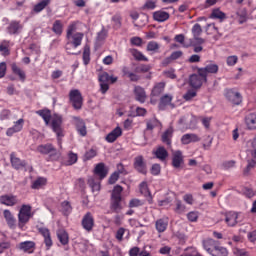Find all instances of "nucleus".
Masks as SVG:
<instances>
[{
  "label": "nucleus",
  "mask_w": 256,
  "mask_h": 256,
  "mask_svg": "<svg viewBox=\"0 0 256 256\" xmlns=\"http://www.w3.org/2000/svg\"><path fill=\"white\" fill-rule=\"evenodd\" d=\"M123 187L121 185H116L112 190L110 197V209L113 213H119L123 209L121 202L123 201Z\"/></svg>",
  "instance_id": "nucleus-1"
},
{
  "label": "nucleus",
  "mask_w": 256,
  "mask_h": 256,
  "mask_svg": "<svg viewBox=\"0 0 256 256\" xmlns=\"http://www.w3.org/2000/svg\"><path fill=\"white\" fill-rule=\"evenodd\" d=\"M52 131L57 137L58 146L63 147V137H65V129H63V117L55 114L51 122Z\"/></svg>",
  "instance_id": "nucleus-2"
},
{
  "label": "nucleus",
  "mask_w": 256,
  "mask_h": 256,
  "mask_svg": "<svg viewBox=\"0 0 256 256\" xmlns=\"http://www.w3.org/2000/svg\"><path fill=\"white\" fill-rule=\"evenodd\" d=\"M33 207L29 204H23L18 212V227L23 231L25 229V225L31 221L33 217Z\"/></svg>",
  "instance_id": "nucleus-3"
},
{
  "label": "nucleus",
  "mask_w": 256,
  "mask_h": 256,
  "mask_svg": "<svg viewBox=\"0 0 256 256\" xmlns=\"http://www.w3.org/2000/svg\"><path fill=\"white\" fill-rule=\"evenodd\" d=\"M85 37V34L83 32H75L72 36H70L67 39V43L65 45V50L68 55H75L74 52H72V49H77V47H81L83 44V39Z\"/></svg>",
  "instance_id": "nucleus-4"
},
{
  "label": "nucleus",
  "mask_w": 256,
  "mask_h": 256,
  "mask_svg": "<svg viewBox=\"0 0 256 256\" xmlns=\"http://www.w3.org/2000/svg\"><path fill=\"white\" fill-rule=\"evenodd\" d=\"M69 103L72 105L73 109L79 111L83 109V95L79 89H72L68 94Z\"/></svg>",
  "instance_id": "nucleus-5"
},
{
  "label": "nucleus",
  "mask_w": 256,
  "mask_h": 256,
  "mask_svg": "<svg viewBox=\"0 0 256 256\" xmlns=\"http://www.w3.org/2000/svg\"><path fill=\"white\" fill-rule=\"evenodd\" d=\"M203 83H207V78L200 74L199 69L197 70V74L190 75L189 85L193 89H201Z\"/></svg>",
  "instance_id": "nucleus-6"
},
{
  "label": "nucleus",
  "mask_w": 256,
  "mask_h": 256,
  "mask_svg": "<svg viewBox=\"0 0 256 256\" xmlns=\"http://www.w3.org/2000/svg\"><path fill=\"white\" fill-rule=\"evenodd\" d=\"M36 151L40 153V155H50V159H53L55 155H57V148L51 143L38 145Z\"/></svg>",
  "instance_id": "nucleus-7"
},
{
  "label": "nucleus",
  "mask_w": 256,
  "mask_h": 256,
  "mask_svg": "<svg viewBox=\"0 0 256 256\" xmlns=\"http://www.w3.org/2000/svg\"><path fill=\"white\" fill-rule=\"evenodd\" d=\"M21 31H23V23H21V20H11L8 22L6 27V33H8V35H19Z\"/></svg>",
  "instance_id": "nucleus-8"
},
{
  "label": "nucleus",
  "mask_w": 256,
  "mask_h": 256,
  "mask_svg": "<svg viewBox=\"0 0 256 256\" xmlns=\"http://www.w3.org/2000/svg\"><path fill=\"white\" fill-rule=\"evenodd\" d=\"M133 167L141 175H147V162L143 156L139 155L134 158Z\"/></svg>",
  "instance_id": "nucleus-9"
},
{
  "label": "nucleus",
  "mask_w": 256,
  "mask_h": 256,
  "mask_svg": "<svg viewBox=\"0 0 256 256\" xmlns=\"http://www.w3.org/2000/svg\"><path fill=\"white\" fill-rule=\"evenodd\" d=\"M81 225L83 229L88 233H91V231H93V227H95V217H93V214L91 212H87L83 216Z\"/></svg>",
  "instance_id": "nucleus-10"
},
{
  "label": "nucleus",
  "mask_w": 256,
  "mask_h": 256,
  "mask_svg": "<svg viewBox=\"0 0 256 256\" xmlns=\"http://www.w3.org/2000/svg\"><path fill=\"white\" fill-rule=\"evenodd\" d=\"M38 232L44 238V244H45L46 250L49 251V249L53 247V239L51 238V231L48 228L40 227L38 229Z\"/></svg>",
  "instance_id": "nucleus-11"
},
{
  "label": "nucleus",
  "mask_w": 256,
  "mask_h": 256,
  "mask_svg": "<svg viewBox=\"0 0 256 256\" xmlns=\"http://www.w3.org/2000/svg\"><path fill=\"white\" fill-rule=\"evenodd\" d=\"M226 99L230 101V103H233V105H241L243 102V97L241 96V93L235 92L233 89H229L226 91L225 94Z\"/></svg>",
  "instance_id": "nucleus-12"
},
{
  "label": "nucleus",
  "mask_w": 256,
  "mask_h": 256,
  "mask_svg": "<svg viewBox=\"0 0 256 256\" xmlns=\"http://www.w3.org/2000/svg\"><path fill=\"white\" fill-rule=\"evenodd\" d=\"M23 125H25V120L20 118L14 122V125L6 130L7 137H13L15 133H21L23 131Z\"/></svg>",
  "instance_id": "nucleus-13"
},
{
  "label": "nucleus",
  "mask_w": 256,
  "mask_h": 256,
  "mask_svg": "<svg viewBox=\"0 0 256 256\" xmlns=\"http://www.w3.org/2000/svg\"><path fill=\"white\" fill-rule=\"evenodd\" d=\"M0 203L6 207H15L19 203V199L13 194H4L0 196Z\"/></svg>",
  "instance_id": "nucleus-14"
},
{
  "label": "nucleus",
  "mask_w": 256,
  "mask_h": 256,
  "mask_svg": "<svg viewBox=\"0 0 256 256\" xmlns=\"http://www.w3.org/2000/svg\"><path fill=\"white\" fill-rule=\"evenodd\" d=\"M10 163H11L13 169H16V171L25 169V167H27V161L21 160V158L17 157V155H15V153H12L10 155Z\"/></svg>",
  "instance_id": "nucleus-15"
},
{
  "label": "nucleus",
  "mask_w": 256,
  "mask_h": 256,
  "mask_svg": "<svg viewBox=\"0 0 256 256\" xmlns=\"http://www.w3.org/2000/svg\"><path fill=\"white\" fill-rule=\"evenodd\" d=\"M198 73L205 76V78L207 79V75H209V73L212 75H216V73H219V65L210 63L204 68H198Z\"/></svg>",
  "instance_id": "nucleus-16"
},
{
  "label": "nucleus",
  "mask_w": 256,
  "mask_h": 256,
  "mask_svg": "<svg viewBox=\"0 0 256 256\" xmlns=\"http://www.w3.org/2000/svg\"><path fill=\"white\" fill-rule=\"evenodd\" d=\"M184 163L183 152L181 150H176L172 152V167L174 169H179Z\"/></svg>",
  "instance_id": "nucleus-17"
},
{
  "label": "nucleus",
  "mask_w": 256,
  "mask_h": 256,
  "mask_svg": "<svg viewBox=\"0 0 256 256\" xmlns=\"http://www.w3.org/2000/svg\"><path fill=\"white\" fill-rule=\"evenodd\" d=\"M123 135V129L121 127L117 126L115 129H113L110 133L107 134L105 137V141L107 143H115L119 137Z\"/></svg>",
  "instance_id": "nucleus-18"
},
{
  "label": "nucleus",
  "mask_w": 256,
  "mask_h": 256,
  "mask_svg": "<svg viewBox=\"0 0 256 256\" xmlns=\"http://www.w3.org/2000/svg\"><path fill=\"white\" fill-rule=\"evenodd\" d=\"M218 244L219 241L213 240V238H208L202 241V247L209 255H212Z\"/></svg>",
  "instance_id": "nucleus-19"
},
{
  "label": "nucleus",
  "mask_w": 256,
  "mask_h": 256,
  "mask_svg": "<svg viewBox=\"0 0 256 256\" xmlns=\"http://www.w3.org/2000/svg\"><path fill=\"white\" fill-rule=\"evenodd\" d=\"M237 219H239V213L234 212V211L225 213L224 221L228 225V227H235V225H237V223H239V221H237Z\"/></svg>",
  "instance_id": "nucleus-20"
},
{
  "label": "nucleus",
  "mask_w": 256,
  "mask_h": 256,
  "mask_svg": "<svg viewBox=\"0 0 256 256\" xmlns=\"http://www.w3.org/2000/svg\"><path fill=\"white\" fill-rule=\"evenodd\" d=\"M94 175H97L99 179L103 180L109 175V169L105 166V163H98L94 168Z\"/></svg>",
  "instance_id": "nucleus-21"
},
{
  "label": "nucleus",
  "mask_w": 256,
  "mask_h": 256,
  "mask_svg": "<svg viewBox=\"0 0 256 256\" xmlns=\"http://www.w3.org/2000/svg\"><path fill=\"white\" fill-rule=\"evenodd\" d=\"M152 17L154 21H157V23H165V21H169L171 15L169 12H165L164 10H158L153 12Z\"/></svg>",
  "instance_id": "nucleus-22"
},
{
  "label": "nucleus",
  "mask_w": 256,
  "mask_h": 256,
  "mask_svg": "<svg viewBox=\"0 0 256 256\" xmlns=\"http://www.w3.org/2000/svg\"><path fill=\"white\" fill-rule=\"evenodd\" d=\"M134 95L136 101L139 103H145V101H147V92H145V88L141 86L134 87Z\"/></svg>",
  "instance_id": "nucleus-23"
},
{
  "label": "nucleus",
  "mask_w": 256,
  "mask_h": 256,
  "mask_svg": "<svg viewBox=\"0 0 256 256\" xmlns=\"http://www.w3.org/2000/svg\"><path fill=\"white\" fill-rule=\"evenodd\" d=\"M199 141H201V137L193 133L184 134L181 137L182 145H189V143H199Z\"/></svg>",
  "instance_id": "nucleus-24"
},
{
  "label": "nucleus",
  "mask_w": 256,
  "mask_h": 256,
  "mask_svg": "<svg viewBox=\"0 0 256 256\" xmlns=\"http://www.w3.org/2000/svg\"><path fill=\"white\" fill-rule=\"evenodd\" d=\"M4 219L10 229H15L17 227V219L13 216L10 210L6 209L3 211Z\"/></svg>",
  "instance_id": "nucleus-25"
},
{
  "label": "nucleus",
  "mask_w": 256,
  "mask_h": 256,
  "mask_svg": "<svg viewBox=\"0 0 256 256\" xmlns=\"http://www.w3.org/2000/svg\"><path fill=\"white\" fill-rule=\"evenodd\" d=\"M17 249L23 251L24 253H33L35 251V242L34 241H24L20 242L17 246Z\"/></svg>",
  "instance_id": "nucleus-26"
},
{
  "label": "nucleus",
  "mask_w": 256,
  "mask_h": 256,
  "mask_svg": "<svg viewBox=\"0 0 256 256\" xmlns=\"http://www.w3.org/2000/svg\"><path fill=\"white\" fill-rule=\"evenodd\" d=\"M173 101V95L171 94H165L163 96H161L159 104H158V108L160 111H165V109H167L168 105H171Z\"/></svg>",
  "instance_id": "nucleus-27"
},
{
  "label": "nucleus",
  "mask_w": 256,
  "mask_h": 256,
  "mask_svg": "<svg viewBox=\"0 0 256 256\" xmlns=\"http://www.w3.org/2000/svg\"><path fill=\"white\" fill-rule=\"evenodd\" d=\"M153 155L156 157V159H159V161H167V157H169V152L165 147L159 146L156 150L153 151Z\"/></svg>",
  "instance_id": "nucleus-28"
},
{
  "label": "nucleus",
  "mask_w": 256,
  "mask_h": 256,
  "mask_svg": "<svg viewBox=\"0 0 256 256\" xmlns=\"http://www.w3.org/2000/svg\"><path fill=\"white\" fill-rule=\"evenodd\" d=\"M167 227H169V219L160 218L155 222V229L159 233H165L167 231Z\"/></svg>",
  "instance_id": "nucleus-29"
},
{
  "label": "nucleus",
  "mask_w": 256,
  "mask_h": 256,
  "mask_svg": "<svg viewBox=\"0 0 256 256\" xmlns=\"http://www.w3.org/2000/svg\"><path fill=\"white\" fill-rule=\"evenodd\" d=\"M74 119H75L76 129L79 135H81V137H85L87 135V126L85 125V121H83V119L79 117H75Z\"/></svg>",
  "instance_id": "nucleus-30"
},
{
  "label": "nucleus",
  "mask_w": 256,
  "mask_h": 256,
  "mask_svg": "<svg viewBox=\"0 0 256 256\" xmlns=\"http://www.w3.org/2000/svg\"><path fill=\"white\" fill-rule=\"evenodd\" d=\"M245 123H246L247 128L250 131H255V129H256V113H249L248 115H246Z\"/></svg>",
  "instance_id": "nucleus-31"
},
{
  "label": "nucleus",
  "mask_w": 256,
  "mask_h": 256,
  "mask_svg": "<svg viewBox=\"0 0 256 256\" xmlns=\"http://www.w3.org/2000/svg\"><path fill=\"white\" fill-rule=\"evenodd\" d=\"M165 82H158L154 85L151 91V97H159L165 91Z\"/></svg>",
  "instance_id": "nucleus-32"
},
{
  "label": "nucleus",
  "mask_w": 256,
  "mask_h": 256,
  "mask_svg": "<svg viewBox=\"0 0 256 256\" xmlns=\"http://www.w3.org/2000/svg\"><path fill=\"white\" fill-rule=\"evenodd\" d=\"M36 114L39 115V117H42L45 125H49L51 123V110L49 109H42L36 111Z\"/></svg>",
  "instance_id": "nucleus-33"
},
{
  "label": "nucleus",
  "mask_w": 256,
  "mask_h": 256,
  "mask_svg": "<svg viewBox=\"0 0 256 256\" xmlns=\"http://www.w3.org/2000/svg\"><path fill=\"white\" fill-rule=\"evenodd\" d=\"M57 237L61 245H69V234L64 229L57 231Z\"/></svg>",
  "instance_id": "nucleus-34"
},
{
  "label": "nucleus",
  "mask_w": 256,
  "mask_h": 256,
  "mask_svg": "<svg viewBox=\"0 0 256 256\" xmlns=\"http://www.w3.org/2000/svg\"><path fill=\"white\" fill-rule=\"evenodd\" d=\"M11 70H12V73L14 75H18L19 76V79L20 81H25V79L27 78V76L25 75V71H23V69H21L19 66H17L15 63H13L11 65Z\"/></svg>",
  "instance_id": "nucleus-35"
},
{
  "label": "nucleus",
  "mask_w": 256,
  "mask_h": 256,
  "mask_svg": "<svg viewBox=\"0 0 256 256\" xmlns=\"http://www.w3.org/2000/svg\"><path fill=\"white\" fill-rule=\"evenodd\" d=\"M52 31L55 35H63V22L61 20H55L52 25Z\"/></svg>",
  "instance_id": "nucleus-36"
},
{
  "label": "nucleus",
  "mask_w": 256,
  "mask_h": 256,
  "mask_svg": "<svg viewBox=\"0 0 256 256\" xmlns=\"http://www.w3.org/2000/svg\"><path fill=\"white\" fill-rule=\"evenodd\" d=\"M78 159H79V156L76 153L70 151L67 156V161L64 162V165H66V167L75 165V163H77Z\"/></svg>",
  "instance_id": "nucleus-37"
},
{
  "label": "nucleus",
  "mask_w": 256,
  "mask_h": 256,
  "mask_svg": "<svg viewBox=\"0 0 256 256\" xmlns=\"http://www.w3.org/2000/svg\"><path fill=\"white\" fill-rule=\"evenodd\" d=\"M229 255V250L227 248L217 245L216 248L213 250L211 256H227Z\"/></svg>",
  "instance_id": "nucleus-38"
},
{
  "label": "nucleus",
  "mask_w": 256,
  "mask_h": 256,
  "mask_svg": "<svg viewBox=\"0 0 256 256\" xmlns=\"http://www.w3.org/2000/svg\"><path fill=\"white\" fill-rule=\"evenodd\" d=\"M173 138V128H168L163 134H162V142L166 145H171V139Z\"/></svg>",
  "instance_id": "nucleus-39"
},
{
  "label": "nucleus",
  "mask_w": 256,
  "mask_h": 256,
  "mask_svg": "<svg viewBox=\"0 0 256 256\" xmlns=\"http://www.w3.org/2000/svg\"><path fill=\"white\" fill-rule=\"evenodd\" d=\"M50 3H51V0H41L39 3L34 5L33 7L34 13H41V11H43V9H45Z\"/></svg>",
  "instance_id": "nucleus-40"
},
{
  "label": "nucleus",
  "mask_w": 256,
  "mask_h": 256,
  "mask_svg": "<svg viewBox=\"0 0 256 256\" xmlns=\"http://www.w3.org/2000/svg\"><path fill=\"white\" fill-rule=\"evenodd\" d=\"M77 25H78L77 21H73L68 25L66 29V39H69V37L77 33Z\"/></svg>",
  "instance_id": "nucleus-41"
},
{
  "label": "nucleus",
  "mask_w": 256,
  "mask_h": 256,
  "mask_svg": "<svg viewBox=\"0 0 256 256\" xmlns=\"http://www.w3.org/2000/svg\"><path fill=\"white\" fill-rule=\"evenodd\" d=\"M130 53L132 54L136 61H149V58H147L145 55H143V52L137 49L130 50Z\"/></svg>",
  "instance_id": "nucleus-42"
},
{
  "label": "nucleus",
  "mask_w": 256,
  "mask_h": 256,
  "mask_svg": "<svg viewBox=\"0 0 256 256\" xmlns=\"http://www.w3.org/2000/svg\"><path fill=\"white\" fill-rule=\"evenodd\" d=\"M82 59L84 65H89V63H91V48L87 45L84 46Z\"/></svg>",
  "instance_id": "nucleus-43"
},
{
  "label": "nucleus",
  "mask_w": 256,
  "mask_h": 256,
  "mask_svg": "<svg viewBox=\"0 0 256 256\" xmlns=\"http://www.w3.org/2000/svg\"><path fill=\"white\" fill-rule=\"evenodd\" d=\"M114 29H121L123 18L120 14H115L111 19Z\"/></svg>",
  "instance_id": "nucleus-44"
},
{
  "label": "nucleus",
  "mask_w": 256,
  "mask_h": 256,
  "mask_svg": "<svg viewBox=\"0 0 256 256\" xmlns=\"http://www.w3.org/2000/svg\"><path fill=\"white\" fill-rule=\"evenodd\" d=\"M255 168H256V160L255 159L248 160V164L246 168H244L243 170V175L245 177L249 176V174L251 173V170Z\"/></svg>",
  "instance_id": "nucleus-45"
},
{
  "label": "nucleus",
  "mask_w": 256,
  "mask_h": 256,
  "mask_svg": "<svg viewBox=\"0 0 256 256\" xmlns=\"http://www.w3.org/2000/svg\"><path fill=\"white\" fill-rule=\"evenodd\" d=\"M45 185H47V179L44 177H39L32 183V189H41V187Z\"/></svg>",
  "instance_id": "nucleus-46"
},
{
  "label": "nucleus",
  "mask_w": 256,
  "mask_h": 256,
  "mask_svg": "<svg viewBox=\"0 0 256 256\" xmlns=\"http://www.w3.org/2000/svg\"><path fill=\"white\" fill-rule=\"evenodd\" d=\"M61 211L63 215H69L73 211V208L71 207V203H69V201L62 202Z\"/></svg>",
  "instance_id": "nucleus-47"
},
{
  "label": "nucleus",
  "mask_w": 256,
  "mask_h": 256,
  "mask_svg": "<svg viewBox=\"0 0 256 256\" xmlns=\"http://www.w3.org/2000/svg\"><path fill=\"white\" fill-rule=\"evenodd\" d=\"M140 193L144 195V197H149L151 195V192L149 191V186L147 185V182L143 181L139 185Z\"/></svg>",
  "instance_id": "nucleus-48"
},
{
  "label": "nucleus",
  "mask_w": 256,
  "mask_h": 256,
  "mask_svg": "<svg viewBox=\"0 0 256 256\" xmlns=\"http://www.w3.org/2000/svg\"><path fill=\"white\" fill-rule=\"evenodd\" d=\"M201 33H203V28H201V24H194V26L192 27L193 39H195L196 37H201Z\"/></svg>",
  "instance_id": "nucleus-49"
},
{
  "label": "nucleus",
  "mask_w": 256,
  "mask_h": 256,
  "mask_svg": "<svg viewBox=\"0 0 256 256\" xmlns=\"http://www.w3.org/2000/svg\"><path fill=\"white\" fill-rule=\"evenodd\" d=\"M142 9L147 11H153L154 9H157V1L147 0Z\"/></svg>",
  "instance_id": "nucleus-50"
},
{
  "label": "nucleus",
  "mask_w": 256,
  "mask_h": 256,
  "mask_svg": "<svg viewBox=\"0 0 256 256\" xmlns=\"http://www.w3.org/2000/svg\"><path fill=\"white\" fill-rule=\"evenodd\" d=\"M175 205H176V208L174 209L175 213H178L179 215H181V213H185V209H187V207L185 206V204H183L181 200H176Z\"/></svg>",
  "instance_id": "nucleus-51"
},
{
  "label": "nucleus",
  "mask_w": 256,
  "mask_h": 256,
  "mask_svg": "<svg viewBox=\"0 0 256 256\" xmlns=\"http://www.w3.org/2000/svg\"><path fill=\"white\" fill-rule=\"evenodd\" d=\"M97 157V150L91 148L90 150L86 151L84 154V161H91V159Z\"/></svg>",
  "instance_id": "nucleus-52"
},
{
  "label": "nucleus",
  "mask_w": 256,
  "mask_h": 256,
  "mask_svg": "<svg viewBox=\"0 0 256 256\" xmlns=\"http://www.w3.org/2000/svg\"><path fill=\"white\" fill-rule=\"evenodd\" d=\"M160 46L159 43L155 42V41H150L147 44L146 47V51H153L154 53H157V51H159Z\"/></svg>",
  "instance_id": "nucleus-53"
},
{
  "label": "nucleus",
  "mask_w": 256,
  "mask_h": 256,
  "mask_svg": "<svg viewBox=\"0 0 256 256\" xmlns=\"http://www.w3.org/2000/svg\"><path fill=\"white\" fill-rule=\"evenodd\" d=\"M128 207L130 209H134L137 207H143V201H141L140 199H137V198H133L129 201Z\"/></svg>",
  "instance_id": "nucleus-54"
},
{
  "label": "nucleus",
  "mask_w": 256,
  "mask_h": 256,
  "mask_svg": "<svg viewBox=\"0 0 256 256\" xmlns=\"http://www.w3.org/2000/svg\"><path fill=\"white\" fill-rule=\"evenodd\" d=\"M187 219L190 221V223H197L199 219V212L197 211H191L187 214Z\"/></svg>",
  "instance_id": "nucleus-55"
},
{
  "label": "nucleus",
  "mask_w": 256,
  "mask_h": 256,
  "mask_svg": "<svg viewBox=\"0 0 256 256\" xmlns=\"http://www.w3.org/2000/svg\"><path fill=\"white\" fill-rule=\"evenodd\" d=\"M212 19H225V13L219 9H214L211 13Z\"/></svg>",
  "instance_id": "nucleus-56"
},
{
  "label": "nucleus",
  "mask_w": 256,
  "mask_h": 256,
  "mask_svg": "<svg viewBox=\"0 0 256 256\" xmlns=\"http://www.w3.org/2000/svg\"><path fill=\"white\" fill-rule=\"evenodd\" d=\"M239 61V57L233 55V56H228L226 59V63L228 67H235L237 65V62Z\"/></svg>",
  "instance_id": "nucleus-57"
},
{
  "label": "nucleus",
  "mask_w": 256,
  "mask_h": 256,
  "mask_svg": "<svg viewBox=\"0 0 256 256\" xmlns=\"http://www.w3.org/2000/svg\"><path fill=\"white\" fill-rule=\"evenodd\" d=\"M151 175H154V177H157L158 175H161V165L160 164H153L150 168Z\"/></svg>",
  "instance_id": "nucleus-58"
},
{
  "label": "nucleus",
  "mask_w": 256,
  "mask_h": 256,
  "mask_svg": "<svg viewBox=\"0 0 256 256\" xmlns=\"http://www.w3.org/2000/svg\"><path fill=\"white\" fill-rule=\"evenodd\" d=\"M135 73H148V71H151V66L146 64H141L140 66L135 68Z\"/></svg>",
  "instance_id": "nucleus-59"
},
{
  "label": "nucleus",
  "mask_w": 256,
  "mask_h": 256,
  "mask_svg": "<svg viewBox=\"0 0 256 256\" xmlns=\"http://www.w3.org/2000/svg\"><path fill=\"white\" fill-rule=\"evenodd\" d=\"M10 117H11V110L3 109L0 112V121H7V119H10Z\"/></svg>",
  "instance_id": "nucleus-60"
},
{
  "label": "nucleus",
  "mask_w": 256,
  "mask_h": 256,
  "mask_svg": "<svg viewBox=\"0 0 256 256\" xmlns=\"http://www.w3.org/2000/svg\"><path fill=\"white\" fill-rule=\"evenodd\" d=\"M164 77H167V79H177V74H175V69L171 68L169 70H165L163 72Z\"/></svg>",
  "instance_id": "nucleus-61"
},
{
  "label": "nucleus",
  "mask_w": 256,
  "mask_h": 256,
  "mask_svg": "<svg viewBox=\"0 0 256 256\" xmlns=\"http://www.w3.org/2000/svg\"><path fill=\"white\" fill-rule=\"evenodd\" d=\"M130 43L135 47H141V45H143V39L139 36H135L130 39Z\"/></svg>",
  "instance_id": "nucleus-62"
},
{
  "label": "nucleus",
  "mask_w": 256,
  "mask_h": 256,
  "mask_svg": "<svg viewBox=\"0 0 256 256\" xmlns=\"http://www.w3.org/2000/svg\"><path fill=\"white\" fill-rule=\"evenodd\" d=\"M194 97H197V92L195 90H188L184 94L183 99H185V101H191Z\"/></svg>",
  "instance_id": "nucleus-63"
},
{
  "label": "nucleus",
  "mask_w": 256,
  "mask_h": 256,
  "mask_svg": "<svg viewBox=\"0 0 256 256\" xmlns=\"http://www.w3.org/2000/svg\"><path fill=\"white\" fill-rule=\"evenodd\" d=\"M98 81L100 83H109V73L102 72L101 74H99Z\"/></svg>",
  "instance_id": "nucleus-64"
}]
</instances>
